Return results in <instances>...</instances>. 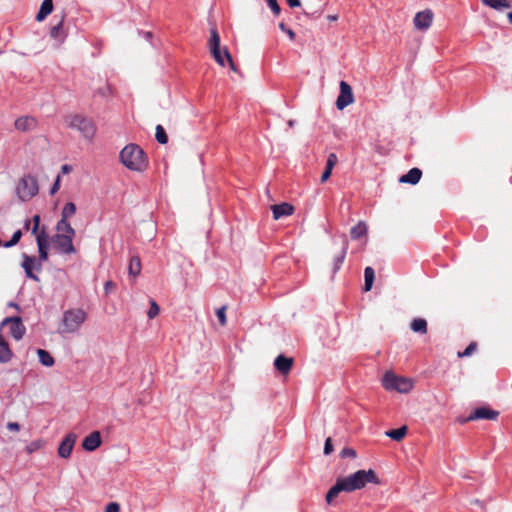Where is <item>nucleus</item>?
<instances>
[{
    "mask_svg": "<svg viewBox=\"0 0 512 512\" xmlns=\"http://www.w3.org/2000/svg\"><path fill=\"white\" fill-rule=\"evenodd\" d=\"M368 483L380 484L376 472L372 469L358 470L347 477L338 478L335 485L327 492L326 501L328 504H331L333 499L336 498L340 492L350 493L364 488Z\"/></svg>",
    "mask_w": 512,
    "mask_h": 512,
    "instance_id": "nucleus-1",
    "label": "nucleus"
},
{
    "mask_svg": "<svg viewBox=\"0 0 512 512\" xmlns=\"http://www.w3.org/2000/svg\"><path fill=\"white\" fill-rule=\"evenodd\" d=\"M121 163L129 170L142 172L148 167L145 152L136 144L126 145L120 152Z\"/></svg>",
    "mask_w": 512,
    "mask_h": 512,
    "instance_id": "nucleus-2",
    "label": "nucleus"
},
{
    "mask_svg": "<svg viewBox=\"0 0 512 512\" xmlns=\"http://www.w3.org/2000/svg\"><path fill=\"white\" fill-rule=\"evenodd\" d=\"M87 320V313L81 308L69 309L63 313L59 326L61 334H72L80 330Z\"/></svg>",
    "mask_w": 512,
    "mask_h": 512,
    "instance_id": "nucleus-3",
    "label": "nucleus"
},
{
    "mask_svg": "<svg viewBox=\"0 0 512 512\" xmlns=\"http://www.w3.org/2000/svg\"><path fill=\"white\" fill-rule=\"evenodd\" d=\"M220 35L216 27L210 29V39L208 42L211 55L214 60L222 67L225 66V60H227L232 71L236 72L237 68L233 62L232 56L226 47L223 48V54L220 47Z\"/></svg>",
    "mask_w": 512,
    "mask_h": 512,
    "instance_id": "nucleus-4",
    "label": "nucleus"
},
{
    "mask_svg": "<svg viewBox=\"0 0 512 512\" xmlns=\"http://www.w3.org/2000/svg\"><path fill=\"white\" fill-rule=\"evenodd\" d=\"M38 191V182L34 176L24 175L18 180L16 194L21 201H29L38 194Z\"/></svg>",
    "mask_w": 512,
    "mask_h": 512,
    "instance_id": "nucleus-5",
    "label": "nucleus"
},
{
    "mask_svg": "<svg viewBox=\"0 0 512 512\" xmlns=\"http://www.w3.org/2000/svg\"><path fill=\"white\" fill-rule=\"evenodd\" d=\"M68 127L77 129L85 138L91 139L96 131L93 121L80 114H72L66 117Z\"/></svg>",
    "mask_w": 512,
    "mask_h": 512,
    "instance_id": "nucleus-6",
    "label": "nucleus"
},
{
    "mask_svg": "<svg viewBox=\"0 0 512 512\" xmlns=\"http://www.w3.org/2000/svg\"><path fill=\"white\" fill-rule=\"evenodd\" d=\"M382 384L386 390L408 393L413 388V381L407 377L397 376L392 372L385 373Z\"/></svg>",
    "mask_w": 512,
    "mask_h": 512,
    "instance_id": "nucleus-7",
    "label": "nucleus"
},
{
    "mask_svg": "<svg viewBox=\"0 0 512 512\" xmlns=\"http://www.w3.org/2000/svg\"><path fill=\"white\" fill-rule=\"evenodd\" d=\"M74 237V235L56 233L52 237V242L60 252L64 254H73L75 253V248L73 246Z\"/></svg>",
    "mask_w": 512,
    "mask_h": 512,
    "instance_id": "nucleus-8",
    "label": "nucleus"
},
{
    "mask_svg": "<svg viewBox=\"0 0 512 512\" xmlns=\"http://www.w3.org/2000/svg\"><path fill=\"white\" fill-rule=\"evenodd\" d=\"M499 416V412L493 410L487 406H482L476 408L468 417L460 420L461 423H467L474 420L487 419V420H497Z\"/></svg>",
    "mask_w": 512,
    "mask_h": 512,
    "instance_id": "nucleus-9",
    "label": "nucleus"
},
{
    "mask_svg": "<svg viewBox=\"0 0 512 512\" xmlns=\"http://www.w3.org/2000/svg\"><path fill=\"white\" fill-rule=\"evenodd\" d=\"M1 326H8L11 336L16 340H20L25 333V326L23 325L21 318L18 316L5 318L1 322Z\"/></svg>",
    "mask_w": 512,
    "mask_h": 512,
    "instance_id": "nucleus-10",
    "label": "nucleus"
},
{
    "mask_svg": "<svg viewBox=\"0 0 512 512\" xmlns=\"http://www.w3.org/2000/svg\"><path fill=\"white\" fill-rule=\"evenodd\" d=\"M354 102V96L351 86L345 82H340V94L336 100V106L339 110H343Z\"/></svg>",
    "mask_w": 512,
    "mask_h": 512,
    "instance_id": "nucleus-11",
    "label": "nucleus"
},
{
    "mask_svg": "<svg viewBox=\"0 0 512 512\" xmlns=\"http://www.w3.org/2000/svg\"><path fill=\"white\" fill-rule=\"evenodd\" d=\"M34 235L36 236L39 258L41 261H46L48 259L49 236L45 227L41 228V230Z\"/></svg>",
    "mask_w": 512,
    "mask_h": 512,
    "instance_id": "nucleus-12",
    "label": "nucleus"
},
{
    "mask_svg": "<svg viewBox=\"0 0 512 512\" xmlns=\"http://www.w3.org/2000/svg\"><path fill=\"white\" fill-rule=\"evenodd\" d=\"M294 359L285 355H279L274 360L275 369L283 376H287L293 367Z\"/></svg>",
    "mask_w": 512,
    "mask_h": 512,
    "instance_id": "nucleus-13",
    "label": "nucleus"
},
{
    "mask_svg": "<svg viewBox=\"0 0 512 512\" xmlns=\"http://www.w3.org/2000/svg\"><path fill=\"white\" fill-rule=\"evenodd\" d=\"M76 442V435L74 433H69L62 440L58 447V454L61 458H69L71 452L73 450L74 444Z\"/></svg>",
    "mask_w": 512,
    "mask_h": 512,
    "instance_id": "nucleus-14",
    "label": "nucleus"
},
{
    "mask_svg": "<svg viewBox=\"0 0 512 512\" xmlns=\"http://www.w3.org/2000/svg\"><path fill=\"white\" fill-rule=\"evenodd\" d=\"M414 25L419 30L428 29L433 21V13L431 10L418 12L414 17Z\"/></svg>",
    "mask_w": 512,
    "mask_h": 512,
    "instance_id": "nucleus-15",
    "label": "nucleus"
},
{
    "mask_svg": "<svg viewBox=\"0 0 512 512\" xmlns=\"http://www.w3.org/2000/svg\"><path fill=\"white\" fill-rule=\"evenodd\" d=\"M37 119L32 116H22L15 120V128L21 132L33 131L37 127Z\"/></svg>",
    "mask_w": 512,
    "mask_h": 512,
    "instance_id": "nucleus-16",
    "label": "nucleus"
},
{
    "mask_svg": "<svg viewBox=\"0 0 512 512\" xmlns=\"http://www.w3.org/2000/svg\"><path fill=\"white\" fill-rule=\"evenodd\" d=\"M101 445V435L99 431H93L86 436L82 442V447L86 451H94Z\"/></svg>",
    "mask_w": 512,
    "mask_h": 512,
    "instance_id": "nucleus-17",
    "label": "nucleus"
},
{
    "mask_svg": "<svg viewBox=\"0 0 512 512\" xmlns=\"http://www.w3.org/2000/svg\"><path fill=\"white\" fill-rule=\"evenodd\" d=\"M271 209H272V212H273V218L275 220H278L282 217H285V216H290L293 214L294 212V207L293 205L289 204V203H281V204H276V205H273L271 206Z\"/></svg>",
    "mask_w": 512,
    "mask_h": 512,
    "instance_id": "nucleus-18",
    "label": "nucleus"
},
{
    "mask_svg": "<svg viewBox=\"0 0 512 512\" xmlns=\"http://www.w3.org/2000/svg\"><path fill=\"white\" fill-rule=\"evenodd\" d=\"M64 19L65 15H62L57 24L53 25L50 29V37L59 43H62L67 34L64 31Z\"/></svg>",
    "mask_w": 512,
    "mask_h": 512,
    "instance_id": "nucleus-19",
    "label": "nucleus"
},
{
    "mask_svg": "<svg viewBox=\"0 0 512 512\" xmlns=\"http://www.w3.org/2000/svg\"><path fill=\"white\" fill-rule=\"evenodd\" d=\"M422 176V171L419 168H412L406 174L402 175L399 179L401 183H409L412 185L417 184Z\"/></svg>",
    "mask_w": 512,
    "mask_h": 512,
    "instance_id": "nucleus-20",
    "label": "nucleus"
},
{
    "mask_svg": "<svg viewBox=\"0 0 512 512\" xmlns=\"http://www.w3.org/2000/svg\"><path fill=\"white\" fill-rule=\"evenodd\" d=\"M481 2L483 5L496 11L512 8V2L510 0H481Z\"/></svg>",
    "mask_w": 512,
    "mask_h": 512,
    "instance_id": "nucleus-21",
    "label": "nucleus"
},
{
    "mask_svg": "<svg viewBox=\"0 0 512 512\" xmlns=\"http://www.w3.org/2000/svg\"><path fill=\"white\" fill-rule=\"evenodd\" d=\"M36 265V259L35 257H31V256H28V255H25L24 256V260H23V263H22V267L26 273V276L28 278H31V279H34V280H38L37 276L33 274V269Z\"/></svg>",
    "mask_w": 512,
    "mask_h": 512,
    "instance_id": "nucleus-22",
    "label": "nucleus"
},
{
    "mask_svg": "<svg viewBox=\"0 0 512 512\" xmlns=\"http://www.w3.org/2000/svg\"><path fill=\"white\" fill-rule=\"evenodd\" d=\"M53 11V0H43L40 9L36 15L38 22L43 21Z\"/></svg>",
    "mask_w": 512,
    "mask_h": 512,
    "instance_id": "nucleus-23",
    "label": "nucleus"
},
{
    "mask_svg": "<svg viewBox=\"0 0 512 512\" xmlns=\"http://www.w3.org/2000/svg\"><path fill=\"white\" fill-rule=\"evenodd\" d=\"M347 249H348V241L345 240L343 242V246H342L340 253L338 255H336L333 259V270H332L333 273H336L342 266V264L345 260V257H346Z\"/></svg>",
    "mask_w": 512,
    "mask_h": 512,
    "instance_id": "nucleus-24",
    "label": "nucleus"
},
{
    "mask_svg": "<svg viewBox=\"0 0 512 512\" xmlns=\"http://www.w3.org/2000/svg\"><path fill=\"white\" fill-rule=\"evenodd\" d=\"M410 328L413 332L424 335L428 331L427 321L423 318H415L411 321Z\"/></svg>",
    "mask_w": 512,
    "mask_h": 512,
    "instance_id": "nucleus-25",
    "label": "nucleus"
},
{
    "mask_svg": "<svg viewBox=\"0 0 512 512\" xmlns=\"http://www.w3.org/2000/svg\"><path fill=\"white\" fill-rule=\"evenodd\" d=\"M11 358L12 352L9 348V345L0 334V362L7 363L11 360Z\"/></svg>",
    "mask_w": 512,
    "mask_h": 512,
    "instance_id": "nucleus-26",
    "label": "nucleus"
},
{
    "mask_svg": "<svg viewBox=\"0 0 512 512\" xmlns=\"http://www.w3.org/2000/svg\"><path fill=\"white\" fill-rule=\"evenodd\" d=\"M57 233H64L68 235H76L75 229L68 222L67 218L61 217V219L57 222L56 225Z\"/></svg>",
    "mask_w": 512,
    "mask_h": 512,
    "instance_id": "nucleus-27",
    "label": "nucleus"
},
{
    "mask_svg": "<svg viewBox=\"0 0 512 512\" xmlns=\"http://www.w3.org/2000/svg\"><path fill=\"white\" fill-rule=\"evenodd\" d=\"M367 225L365 222L360 221L350 230V236L353 240H358L367 234Z\"/></svg>",
    "mask_w": 512,
    "mask_h": 512,
    "instance_id": "nucleus-28",
    "label": "nucleus"
},
{
    "mask_svg": "<svg viewBox=\"0 0 512 512\" xmlns=\"http://www.w3.org/2000/svg\"><path fill=\"white\" fill-rule=\"evenodd\" d=\"M408 428L407 426H402L398 429H392L385 432V435L391 438L394 441H401L407 434Z\"/></svg>",
    "mask_w": 512,
    "mask_h": 512,
    "instance_id": "nucleus-29",
    "label": "nucleus"
},
{
    "mask_svg": "<svg viewBox=\"0 0 512 512\" xmlns=\"http://www.w3.org/2000/svg\"><path fill=\"white\" fill-rule=\"evenodd\" d=\"M364 279H365V283H364V290L367 292V291H370L372 289V286H373V282H374V279H375V271L372 267H366L365 270H364Z\"/></svg>",
    "mask_w": 512,
    "mask_h": 512,
    "instance_id": "nucleus-30",
    "label": "nucleus"
},
{
    "mask_svg": "<svg viewBox=\"0 0 512 512\" xmlns=\"http://www.w3.org/2000/svg\"><path fill=\"white\" fill-rule=\"evenodd\" d=\"M129 274L133 277H136L141 272V260L138 256H133L130 259L128 266Z\"/></svg>",
    "mask_w": 512,
    "mask_h": 512,
    "instance_id": "nucleus-31",
    "label": "nucleus"
},
{
    "mask_svg": "<svg viewBox=\"0 0 512 512\" xmlns=\"http://www.w3.org/2000/svg\"><path fill=\"white\" fill-rule=\"evenodd\" d=\"M37 355L39 357V361L42 365L46 367H51L54 365V358L50 355V353L44 349H38Z\"/></svg>",
    "mask_w": 512,
    "mask_h": 512,
    "instance_id": "nucleus-32",
    "label": "nucleus"
},
{
    "mask_svg": "<svg viewBox=\"0 0 512 512\" xmlns=\"http://www.w3.org/2000/svg\"><path fill=\"white\" fill-rule=\"evenodd\" d=\"M155 130H156L155 137H156L157 142L160 144H166L168 142V136H167L163 126L157 125Z\"/></svg>",
    "mask_w": 512,
    "mask_h": 512,
    "instance_id": "nucleus-33",
    "label": "nucleus"
},
{
    "mask_svg": "<svg viewBox=\"0 0 512 512\" xmlns=\"http://www.w3.org/2000/svg\"><path fill=\"white\" fill-rule=\"evenodd\" d=\"M76 212V206L73 202H68L65 204V206L62 209L61 217L63 218H70L72 217Z\"/></svg>",
    "mask_w": 512,
    "mask_h": 512,
    "instance_id": "nucleus-34",
    "label": "nucleus"
},
{
    "mask_svg": "<svg viewBox=\"0 0 512 512\" xmlns=\"http://www.w3.org/2000/svg\"><path fill=\"white\" fill-rule=\"evenodd\" d=\"M159 311H160V308H159L158 304L154 300H151L150 308L147 312L148 318L149 319L155 318L159 314Z\"/></svg>",
    "mask_w": 512,
    "mask_h": 512,
    "instance_id": "nucleus-35",
    "label": "nucleus"
},
{
    "mask_svg": "<svg viewBox=\"0 0 512 512\" xmlns=\"http://www.w3.org/2000/svg\"><path fill=\"white\" fill-rule=\"evenodd\" d=\"M226 310H227L226 306H222L216 310V315H217V318H218L221 326H225L227 323Z\"/></svg>",
    "mask_w": 512,
    "mask_h": 512,
    "instance_id": "nucleus-36",
    "label": "nucleus"
},
{
    "mask_svg": "<svg viewBox=\"0 0 512 512\" xmlns=\"http://www.w3.org/2000/svg\"><path fill=\"white\" fill-rule=\"evenodd\" d=\"M476 349H477V343L471 342L464 351L458 352L457 355L459 358L467 357V356H470Z\"/></svg>",
    "mask_w": 512,
    "mask_h": 512,
    "instance_id": "nucleus-37",
    "label": "nucleus"
},
{
    "mask_svg": "<svg viewBox=\"0 0 512 512\" xmlns=\"http://www.w3.org/2000/svg\"><path fill=\"white\" fill-rule=\"evenodd\" d=\"M21 237H22L21 230H17L13 234L12 238L7 243H5L4 246L5 247H12V246L16 245L20 241Z\"/></svg>",
    "mask_w": 512,
    "mask_h": 512,
    "instance_id": "nucleus-38",
    "label": "nucleus"
},
{
    "mask_svg": "<svg viewBox=\"0 0 512 512\" xmlns=\"http://www.w3.org/2000/svg\"><path fill=\"white\" fill-rule=\"evenodd\" d=\"M265 1L267 2L268 6L270 7V9L274 15L280 14L281 8H280L277 0H265Z\"/></svg>",
    "mask_w": 512,
    "mask_h": 512,
    "instance_id": "nucleus-39",
    "label": "nucleus"
},
{
    "mask_svg": "<svg viewBox=\"0 0 512 512\" xmlns=\"http://www.w3.org/2000/svg\"><path fill=\"white\" fill-rule=\"evenodd\" d=\"M42 447V442L40 440L33 441L26 447L27 453L31 454Z\"/></svg>",
    "mask_w": 512,
    "mask_h": 512,
    "instance_id": "nucleus-40",
    "label": "nucleus"
},
{
    "mask_svg": "<svg viewBox=\"0 0 512 512\" xmlns=\"http://www.w3.org/2000/svg\"><path fill=\"white\" fill-rule=\"evenodd\" d=\"M338 162V157L335 153H330L327 158L326 167L333 169Z\"/></svg>",
    "mask_w": 512,
    "mask_h": 512,
    "instance_id": "nucleus-41",
    "label": "nucleus"
},
{
    "mask_svg": "<svg viewBox=\"0 0 512 512\" xmlns=\"http://www.w3.org/2000/svg\"><path fill=\"white\" fill-rule=\"evenodd\" d=\"M341 457L345 458V457H351V458H355L356 457V451L352 448H344L342 451H341Z\"/></svg>",
    "mask_w": 512,
    "mask_h": 512,
    "instance_id": "nucleus-42",
    "label": "nucleus"
},
{
    "mask_svg": "<svg viewBox=\"0 0 512 512\" xmlns=\"http://www.w3.org/2000/svg\"><path fill=\"white\" fill-rule=\"evenodd\" d=\"M32 221H33L32 234H36L39 230H41L39 228L40 216L39 215H34Z\"/></svg>",
    "mask_w": 512,
    "mask_h": 512,
    "instance_id": "nucleus-43",
    "label": "nucleus"
},
{
    "mask_svg": "<svg viewBox=\"0 0 512 512\" xmlns=\"http://www.w3.org/2000/svg\"><path fill=\"white\" fill-rule=\"evenodd\" d=\"M105 512H120V506L116 502H111L106 506Z\"/></svg>",
    "mask_w": 512,
    "mask_h": 512,
    "instance_id": "nucleus-44",
    "label": "nucleus"
},
{
    "mask_svg": "<svg viewBox=\"0 0 512 512\" xmlns=\"http://www.w3.org/2000/svg\"><path fill=\"white\" fill-rule=\"evenodd\" d=\"M333 451L331 438H327L324 445V454L328 455Z\"/></svg>",
    "mask_w": 512,
    "mask_h": 512,
    "instance_id": "nucleus-45",
    "label": "nucleus"
},
{
    "mask_svg": "<svg viewBox=\"0 0 512 512\" xmlns=\"http://www.w3.org/2000/svg\"><path fill=\"white\" fill-rule=\"evenodd\" d=\"M331 173H332V169L325 167V170L323 171V173L321 175V182L322 183L326 182L330 178Z\"/></svg>",
    "mask_w": 512,
    "mask_h": 512,
    "instance_id": "nucleus-46",
    "label": "nucleus"
},
{
    "mask_svg": "<svg viewBox=\"0 0 512 512\" xmlns=\"http://www.w3.org/2000/svg\"><path fill=\"white\" fill-rule=\"evenodd\" d=\"M115 288V283L113 281H107L104 285V290L106 294L112 292Z\"/></svg>",
    "mask_w": 512,
    "mask_h": 512,
    "instance_id": "nucleus-47",
    "label": "nucleus"
},
{
    "mask_svg": "<svg viewBox=\"0 0 512 512\" xmlns=\"http://www.w3.org/2000/svg\"><path fill=\"white\" fill-rule=\"evenodd\" d=\"M7 428L10 431H16L18 432L20 430V425L17 422H8Z\"/></svg>",
    "mask_w": 512,
    "mask_h": 512,
    "instance_id": "nucleus-48",
    "label": "nucleus"
},
{
    "mask_svg": "<svg viewBox=\"0 0 512 512\" xmlns=\"http://www.w3.org/2000/svg\"><path fill=\"white\" fill-rule=\"evenodd\" d=\"M59 185H60V177L58 176L55 183L51 187L50 193L55 194L59 189Z\"/></svg>",
    "mask_w": 512,
    "mask_h": 512,
    "instance_id": "nucleus-49",
    "label": "nucleus"
},
{
    "mask_svg": "<svg viewBox=\"0 0 512 512\" xmlns=\"http://www.w3.org/2000/svg\"><path fill=\"white\" fill-rule=\"evenodd\" d=\"M286 2L291 8L299 7L301 5L300 0H286Z\"/></svg>",
    "mask_w": 512,
    "mask_h": 512,
    "instance_id": "nucleus-50",
    "label": "nucleus"
},
{
    "mask_svg": "<svg viewBox=\"0 0 512 512\" xmlns=\"http://www.w3.org/2000/svg\"><path fill=\"white\" fill-rule=\"evenodd\" d=\"M285 33L288 35V37L290 38V40H292V41H293V40H295L296 34H295V32H294L292 29L288 28V29L285 31Z\"/></svg>",
    "mask_w": 512,
    "mask_h": 512,
    "instance_id": "nucleus-51",
    "label": "nucleus"
},
{
    "mask_svg": "<svg viewBox=\"0 0 512 512\" xmlns=\"http://www.w3.org/2000/svg\"><path fill=\"white\" fill-rule=\"evenodd\" d=\"M70 166L69 165H63L62 166V172L63 173H68L70 171Z\"/></svg>",
    "mask_w": 512,
    "mask_h": 512,
    "instance_id": "nucleus-52",
    "label": "nucleus"
},
{
    "mask_svg": "<svg viewBox=\"0 0 512 512\" xmlns=\"http://www.w3.org/2000/svg\"><path fill=\"white\" fill-rule=\"evenodd\" d=\"M327 18L329 21H336L338 19V16L337 15H329Z\"/></svg>",
    "mask_w": 512,
    "mask_h": 512,
    "instance_id": "nucleus-53",
    "label": "nucleus"
},
{
    "mask_svg": "<svg viewBox=\"0 0 512 512\" xmlns=\"http://www.w3.org/2000/svg\"><path fill=\"white\" fill-rule=\"evenodd\" d=\"M279 28H280V29H281V31H283V32H285V31L288 29V28L286 27V25H285L283 22H281V23L279 24Z\"/></svg>",
    "mask_w": 512,
    "mask_h": 512,
    "instance_id": "nucleus-54",
    "label": "nucleus"
},
{
    "mask_svg": "<svg viewBox=\"0 0 512 512\" xmlns=\"http://www.w3.org/2000/svg\"><path fill=\"white\" fill-rule=\"evenodd\" d=\"M507 18H508L509 22L512 24V12H509L507 14Z\"/></svg>",
    "mask_w": 512,
    "mask_h": 512,
    "instance_id": "nucleus-55",
    "label": "nucleus"
},
{
    "mask_svg": "<svg viewBox=\"0 0 512 512\" xmlns=\"http://www.w3.org/2000/svg\"><path fill=\"white\" fill-rule=\"evenodd\" d=\"M294 124H295V121H294V120H289V121H288V126H289V127H293V126H294Z\"/></svg>",
    "mask_w": 512,
    "mask_h": 512,
    "instance_id": "nucleus-56",
    "label": "nucleus"
},
{
    "mask_svg": "<svg viewBox=\"0 0 512 512\" xmlns=\"http://www.w3.org/2000/svg\"><path fill=\"white\" fill-rule=\"evenodd\" d=\"M30 225V222H26L25 227L28 229Z\"/></svg>",
    "mask_w": 512,
    "mask_h": 512,
    "instance_id": "nucleus-57",
    "label": "nucleus"
}]
</instances>
